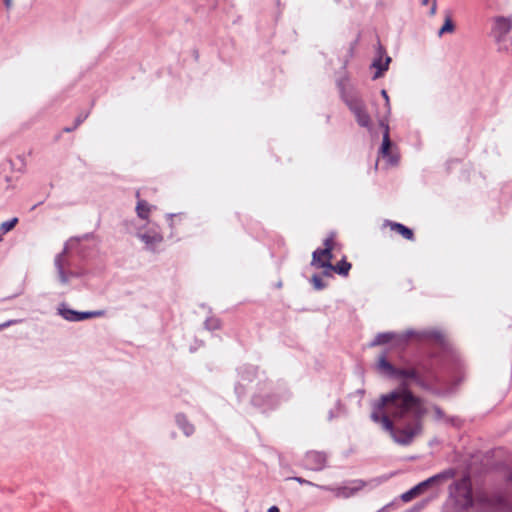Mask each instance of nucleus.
Returning <instances> with one entry per match:
<instances>
[{"mask_svg": "<svg viewBox=\"0 0 512 512\" xmlns=\"http://www.w3.org/2000/svg\"><path fill=\"white\" fill-rule=\"evenodd\" d=\"M311 281H312V283H313V285H314V287H315L316 289H322V288H324V284H323V281H322L321 277H319V276H317V275H314V276L312 277Z\"/></svg>", "mask_w": 512, "mask_h": 512, "instance_id": "4be33fe9", "label": "nucleus"}, {"mask_svg": "<svg viewBox=\"0 0 512 512\" xmlns=\"http://www.w3.org/2000/svg\"><path fill=\"white\" fill-rule=\"evenodd\" d=\"M16 321H9L3 324H0V330L4 329L5 327H8L9 325L15 323Z\"/></svg>", "mask_w": 512, "mask_h": 512, "instance_id": "cd10ccee", "label": "nucleus"}, {"mask_svg": "<svg viewBox=\"0 0 512 512\" xmlns=\"http://www.w3.org/2000/svg\"><path fill=\"white\" fill-rule=\"evenodd\" d=\"M395 378L403 382L396 389L379 396L371 404L370 418L389 432L400 445H409L423 432V420L428 413L424 399L416 396L407 380L421 382L416 367L396 368Z\"/></svg>", "mask_w": 512, "mask_h": 512, "instance_id": "f257e3e1", "label": "nucleus"}, {"mask_svg": "<svg viewBox=\"0 0 512 512\" xmlns=\"http://www.w3.org/2000/svg\"><path fill=\"white\" fill-rule=\"evenodd\" d=\"M340 97L354 115L359 126L370 129L371 117L367 112L365 103L359 93L349 87L348 81L342 79L338 82Z\"/></svg>", "mask_w": 512, "mask_h": 512, "instance_id": "f03ea898", "label": "nucleus"}, {"mask_svg": "<svg viewBox=\"0 0 512 512\" xmlns=\"http://www.w3.org/2000/svg\"><path fill=\"white\" fill-rule=\"evenodd\" d=\"M367 483L363 480L357 479L348 482L346 485L329 488V487H321L322 489L329 490L334 493L336 497L339 498H349L354 496L356 493L361 491Z\"/></svg>", "mask_w": 512, "mask_h": 512, "instance_id": "423d86ee", "label": "nucleus"}, {"mask_svg": "<svg viewBox=\"0 0 512 512\" xmlns=\"http://www.w3.org/2000/svg\"><path fill=\"white\" fill-rule=\"evenodd\" d=\"M433 410H434V412L436 413V415H437L438 417H442L443 413H442V411H441V409H440L439 407L434 406V407H433Z\"/></svg>", "mask_w": 512, "mask_h": 512, "instance_id": "bb28decb", "label": "nucleus"}, {"mask_svg": "<svg viewBox=\"0 0 512 512\" xmlns=\"http://www.w3.org/2000/svg\"><path fill=\"white\" fill-rule=\"evenodd\" d=\"M335 248V240L334 236L330 235L324 240V248L317 249L312 254L311 265L317 268H327L330 269L332 267L331 260L333 258L332 251Z\"/></svg>", "mask_w": 512, "mask_h": 512, "instance_id": "20e7f679", "label": "nucleus"}, {"mask_svg": "<svg viewBox=\"0 0 512 512\" xmlns=\"http://www.w3.org/2000/svg\"><path fill=\"white\" fill-rule=\"evenodd\" d=\"M448 500L458 510H467L474 504L472 482L469 475L462 476L450 484Z\"/></svg>", "mask_w": 512, "mask_h": 512, "instance_id": "7ed1b4c3", "label": "nucleus"}, {"mask_svg": "<svg viewBox=\"0 0 512 512\" xmlns=\"http://www.w3.org/2000/svg\"><path fill=\"white\" fill-rule=\"evenodd\" d=\"M6 4H7V5H10V0H6Z\"/></svg>", "mask_w": 512, "mask_h": 512, "instance_id": "2f4dec72", "label": "nucleus"}, {"mask_svg": "<svg viewBox=\"0 0 512 512\" xmlns=\"http://www.w3.org/2000/svg\"><path fill=\"white\" fill-rule=\"evenodd\" d=\"M136 197L138 198V202L136 205L137 216L141 219L146 220L149 217L152 207L149 205V203L146 200L140 199L139 191L136 192Z\"/></svg>", "mask_w": 512, "mask_h": 512, "instance_id": "f8f14e48", "label": "nucleus"}, {"mask_svg": "<svg viewBox=\"0 0 512 512\" xmlns=\"http://www.w3.org/2000/svg\"><path fill=\"white\" fill-rule=\"evenodd\" d=\"M452 476H453L452 471H447V472H443V473L434 475V476L428 478L427 480L419 483L418 485L414 486L409 491L403 493L401 495V499L403 502H409V501L413 500L414 498L423 494L428 489V487L436 485L445 479L451 478Z\"/></svg>", "mask_w": 512, "mask_h": 512, "instance_id": "39448f33", "label": "nucleus"}, {"mask_svg": "<svg viewBox=\"0 0 512 512\" xmlns=\"http://www.w3.org/2000/svg\"><path fill=\"white\" fill-rule=\"evenodd\" d=\"M436 9H437L436 0H433L432 6H431V9H430V14L434 15L436 13Z\"/></svg>", "mask_w": 512, "mask_h": 512, "instance_id": "a878e982", "label": "nucleus"}, {"mask_svg": "<svg viewBox=\"0 0 512 512\" xmlns=\"http://www.w3.org/2000/svg\"><path fill=\"white\" fill-rule=\"evenodd\" d=\"M379 124H380L381 127L384 128L383 142H382V146H381V153L384 156H387L389 154V150L391 148V141H390V137H389V126H388V123H387V121L385 119L380 120Z\"/></svg>", "mask_w": 512, "mask_h": 512, "instance_id": "ddd939ff", "label": "nucleus"}, {"mask_svg": "<svg viewBox=\"0 0 512 512\" xmlns=\"http://www.w3.org/2000/svg\"><path fill=\"white\" fill-rule=\"evenodd\" d=\"M390 61H391L390 57L386 58L385 63H382L381 58L373 61L372 66L377 69V72L374 75V79L379 78L383 75L384 71H386L388 69V65H389Z\"/></svg>", "mask_w": 512, "mask_h": 512, "instance_id": "dca6fc26", "label": "nucleus"}, {"mask_svg": "<svg viewBox=\"0 0 512 512\" xmlns=\"http://www.w3.org/2000/svg\"><path fill=\"white\" fill-rule=\"evenodd\" d=\"M65 256L64 255H58L55 259V265L58 270L59 278L62 283L68 282V276L65 274Z\"/></svg>", "mask_w": 512, "mask_h": 512, "instance_id": "2eb2a0df", "label": "nucleus"}, {"mask_svg": "<svg viewBox=\"0 0 512 512\" xmlns=\"http://www.w3.org/2000/svg\"><path fill=\"white\" fill-rule=\"evenodd\" d=\"M393 338V335L390 333H381L378 334L373 342V345H382L388 343Z\"/></svg>", "mask_w": 512, "mask_h": 512, "instance_id": "6ab92c4d", "label": "nucleus"}, {"mask_svg": "<svg viewBox=\"0 0 512 512\" xmlns=\"http://www.w3.org/2000/svg\"><path fill=\"white\" fill-rule=\"evenodd\" d=\"M82 121H83V120H82L80 117H78V118L75 120V125H74L73 127H71V128L66 127V128H64V129H63V131H64V132H67V133H69V132L73 131L74 129H76V128H77V127L82 123Z\"/></svg>", "mask_w": 512, "mask_h": 512, "instance_id": "5701e85b", "label": "nucleus"}, {"mask_svg": "<svg viewBox=\"0 0 512 512\" xmlns=\"http://www.w3.org/2000/svg\"><path fill=\"white\" fill-rule=\"evenodd\" d=\"M327 462L326 454L319 451H309L303 459V465L311 471H321Z\"/></svg>", "mask_w": 512, "mask_h": 512, "instance_id": "6e6552de", "label": "nucleus"}, {"mask_svg": "<svg viewBox=\"0 0 512 512\" xmlns=\"http://www.w3.org/2000/svg\"><path fill=\"white\" fill-rule=\"evenodd\" d=\"M139 238L149 247H154L163 241L162 234L155 229H149L144 233H140Z\"/></svg>", "mask_w": 512, "mask_h": 512, "instance_id": "9d476101", "label": "nucleus"}, {"mask_svg": "<svg viewBox=\"0 0 512 512\" xmlns=\"http://www.w3.org/2000/svg\"><path fill=\"white\" fill-rule=\"evenodd\" d=\"M512 30V17L496 16L493 19L492 34L500 42Z\"/></svg>", "mask_w": 512, "mask_h": 512, "instance_id": "0eeeda50", "label": "nucleus"}, {"mask_svg": "<svg viewBox=\"0 0 512 512\" xmlns=\"http://www.w3.org/2000/svg\"><path fill=\"white\" fill-rule=\"evenodd\" d=\"M194 428L191 425H187V427L184 428V433L186 435H190L193 432Z\"/></svg>", "mask_w": 512, "mask_h": 512, "instance_id": "b1692460", "label": "nucleus"}, {"mask_svg": "<svg viewBox=\"0 0 512 512\" xmlns=\"http://www.w3.org/2000/svg\"><path fill=\"white\" fill-rule=\"evenodd\" d=\"M18 222V219L17 218H13L9 221H5L1 224V230H2V233H7L9 232L10 230H12L15 225L17 224Z\"/></svg>", "mask_w": 512, "mask_h": 512, "instance_id": "aec40b11", "label": "nucleus"}, {"mask_svg": "<svg viewBox=\"0 0 512 512\" xmlns=\"http://www.w3.org/2000/svg\"><path fill=\"white\" fill-rule=\"evenodd\" d=\"M294 479H295L297 482H299L300 484H309V485H312V483H311V482H309V481H307V480H305V479H303V478L295 477Z\"/></svg>", "mask_w": 512, "mask_h": 512, "instance_id": "393cba45", "label": "nucleus"}, {"mask_svg": "<svg viewBox=\"0 0 512 512\" xmlns=\"http://www.w3.org/2000/svg\"><path fill=\"white\" fill-rule=\"evenodd\" d=\"M455 30V25L449 15L445 17L444 24L440 28L438 35L442 36L445 33H453Z\"/></svg>", "mask_w": 512, "mask_h": 512, "instance_id": "a211bd4d", "label": "nucleus"}, {"mask_svg": "<svg viewBox=\"0 0 512 512\" xmlns=\"http://www.w3.org/2000/svg\"><path fill=\"white\" fill-rule=\"evenodd\" d=\"M428 3H429V0H422V1H421V4H422V5H424V6H425V5H428Z\"/></svg>", "mask_w": 512, "mask_h": 512, "instance_id": "7c9ffc66", "label": "nucleus"}, {"mask_svg": "<svg viewBox=\"0 0 512 512\" xmlns=\"http://www.w3.org/2000/svg\"><path fill=\"white\" fill-rule=\"evenodd\" d=\"M268 512H280V511H279V508H278V507H276V506H272V507H270V508L268 509Z\"/></svg>", "mask_w": 512, "mask_h": 512, "instance_id": "c756f323", "label": "nucleus"}, {"mask_svg": "<svg viewBox=\"0 0 512 512\" xmlns=\"http://www.w3.org/2000/svg\"><path fill=\"white\" fill-rule=\"evenodd\" d=\"M377 366L380 370H383L387 374L394 376L396 368L388 362L385 355L379 357Z\"/></svg>", "mask_w": 512, "mask_h": 512, "instance_id": "f3484780", "label": "nucleus"}, {"mask_svg": "<svg viewBox=\"0 0 512 512\" xmlns=\"http://www.w3.org/2000/svg\"><path fill=\"white\" fill-rule=\"evenodd\" d=\"M105 314L104 311H93V312H77L74 310L66 309L62 311V315L66 320L69 321H81L89 318L100 317Z\"/></svg>", "mask_w": 512, "mask_h": 512, "instance_id": "1a4fd4ad", "label": "nucleus"}, {"mask_svg": "<svg viewBox=\"0 0 512 512\" xmlns=\"http://www.w3.org/2000/svg\"><path fill=\"white\" fill-rule=\"evenodd\" d=\"M384 225L401 235L404 239L410 241L414 240V233L412 229L406 227L405 225L393 221H386Z\"/></svg>", "mask_w": 512, "mask_h": 512, "instance_id": "9b49d317", "label": "nucleus"}, {"mask_svg": "<svg viewBox=\"0 0 512 512\" xmlns=\"http://www.w3.org/2000/svg\"><path fill=\"white\" fill-rule=\"evenodd\" d=\"M381 94L386 99L387 105H389V97H388L386 90H382Z\"/></svg>", "mask_w": 512, "mask_h": 512, "instance_id": "c85d7f7f", "label": "nucleus"}, {"mask_svg": "<svg viewBox=\"0 0 512 512\" xmlns=\"http://www.w3.org/2000/svg\"><path fill=\"white\" fill-rule=\"evenodd\" d=\"M205 325L209 330H217L221 327L220 320L217 318L207 319Z\"/></svg>", "mask_w": 512, "mask_h": 512, "instance_id": "412c9836", "label": "nucleus"}, {"mask_svg": "<svg viewBox=\"0 0 512 512\" xmlns=\"http://www.w3.org/2000/svg\"><path fill=\"white\" fill-rule=\"evenodd\" d=\"M351 267L352 265L350 262L346 261V259H342L337 264L332 265V267H330V270L339 275L347 276L349 274Z\"/></svg>", "mask_w": 512, "mask_h": 512, "instance_id": "4468645a", "label": "nucleus"}]
</instances>
